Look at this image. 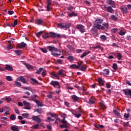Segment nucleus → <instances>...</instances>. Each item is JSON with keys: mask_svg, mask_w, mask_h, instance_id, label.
Here are the masks:
<instances>
[{"mask_svg": "<svg viewBox=\"0 0 131 131\" xmlns=\"http://www.w3.org/2000/svg\"><path fill=\"white\" fill-rule=\"evenodd\" d=\"M125 33H126V32L123 30H121L119 32V35H122L123 36L124 35V34H125Z\"/></svg>", "mask_w": 131, "mask_h": 131, "instance_id": "obj_42", "label": "nucleus"}, {"mask_svg": "<svg viewBox=\"0 0 131 131\" xmlns=\"http://www.w3.org/2000/svg\"><path fill=\"white\" fill-rule=\"evenodd\" d=\"M41 74L43 77H46V75H47V71L45 69L43 70Z\"/></svg>", "mask_w": 131, "mask_h": 131, "instance_id": "obj_41", "label": "nucleus"}, {"mask_svg": "<svg viewBox=\"0 0 131 131\" xmlns=\"http://www.w3.org/2000/svg\"><path fill=\"white\" fill-rule=\"evenodd\" d=\"M15 84L16 86H21V83L19 82L18 79H17L15 81Z\"/></svg>", "mask_w": 131, "mask_h": 131, "instance_id": "obj_34", "label": "nucleus"}, {"mask_svg": "<svg viewBox=\"0 0 131 131\" xmlns=\"http://www.w3.org/2000/svg\"><path fill=\"white\" fill-rule=\"evenodd\" d=\"M76 29L80 31L81 33H84L86 31L85 27L82 25H77L76 27Z\"/></svg>", "mask_w": 131, "mask_h": 131, "instance_id": "obj_3", "label": "nucleus"}, {"mask_svg": "<svg viewBox=\"0 0 131 131\" xmlns=\"http://www.w3.org/2000/svg\"><path fill=\"white\" fill-rule=\"evenodd\" d=\"M33 84H39V82L36 79H33Z\"/></svg>", "mask_w": 131, "mask_h": 131, "instance_id": "obj_49", "label": "nucleus"}, {"mask_svg": "<svg viewBox=\"0 0 131 131\" xmlns=\"http://www.w3.org/2000/svg\"><path fill=\"white\" fill-rule=\"evenodd\" d=\"M37 100H39V96L36 94H35L33 95V101L34 102V101Z\"/></svg>", "mask_w": 131, "mask_h": 131, "instance_id": "obj_33", "label": "nucleus"}, {"mask_svg": "<svg viewBox=\"0 0 131 131\" xmlns=\"http://www.w3.org/2000/svg\"><path fill=\"white\" fill-rule=\"evenodd\" d=\"M102 25L105 27V28H106V29H108V27H109V24H108V23L106 24H103Z\"/></svg>", "mask_w": 131, "mask_h": 131, "instance_id": "obj_56", "label": "nucleus"}, {"mask_svg": "<svg viewBox=\"0 0 131 131\" xmlns=\"http://www.w3.org/2000/svg\"><path fill=\"white\" fill-rule=\"evenodd\" d=\"M56 62L58 64H63V61L61 59H57Z\"/></svg>", "mask_w": 131, "mask_h": 131, "instance_id": "obj_58", "label": "nucleus"}, {"mask_svg": "<svg viewBox=\"0 0 131 131\" xmlns=\"http://www.w3.org/2000/svg\"><path fill=\"white\" fill-rule=\"evenodd\" d=\"M116 57L118 59V60H121V58H122V55H121V54L117 53Z\"/></svg>", "mask_w": 131, "mask_h": 131, "instance_id": "obj_31", "label": "nucleus"}, {"mask_svg": "<svg viewBox=\"0 0 131 131\" xmlns=\"http://www.w3.org/2000/svg\"><path fill=\"white\" fill-rule=\"evenodd\" d=\"M89 54H91V51H88L87 52H84L83 54L81 56V58H84V57H85V56H87V55H89Z\"/></svg>", "mask_w": 131, "mask_h": 131, "instance_id": "obj_24", "label": "nucleus"}, {"mask_svg": "<svg viewBox=\"0 0 131 131\" xmlns=\"http://www.w3.org/2000/svg\"><path fill=\"white\" fill-rule=\"evenodd\" d=\"M68 60H69L70 62H73L74 61V57L72 56H69L68 57Z\"/></svg>", "mask_w": 131, "mask_h": 131, "instance_id": "obj_36", "label": "nucleus"}, {"mask_svg": "<svg viewBox=\"0 0 131 131\" xmlns=\"http://www.w3.org/2000/svg\"><path fill=\"white\" fill-rule=\"evenodd\" d=\"M124 118H126V119L128 118L129 117V114H126V113H125L124 114Z\"/></svg>", "mask_w": 131, "mask_h": 131, "instance_id": "obj_59", "label": "nucleus"}, {"mask_svg": "<svg viewBox=\"0 0 131 131\" xmlns=\"http://www.w3.org/2000/svg\"><path fill=\"white\" fill-rule=\"evenodd\" d=\"M22 116L24 118H28V116H29V114H23Z\"/></svg>", "mask_w": 131, "mask_h": 131, "instance_id": "obj_44", "label": "nucleus"}, {"mask_svg": "<svg viewBox=\"0 0 131 131\" xmlns=\"http://www.w3.org/2000/svg\"><path fill=\"white\" fill-rule=\"evenodd\" d=\"M47 49H48L50 52H51L52 55L54 57H59L61 56V51L57 48L54 46H48Z\"/></svg>", "mask_w": 131, "mask_h": 131, "instance_id": "obj_1", "label": "nucleus"}, {"mask_svg": "<svg viewBox=\"0 0 131 131\" xmlns=\"http://www.w3.org/2000/svg\"><path fill=\"white\" fill-rule=\"evenodd\" d=\"M106 11L108 13H111V14H114V10L113 8H112V6H108L106 8Z\"/></svg>", "mask_w": 131, "mask_h": 131, "instance_id": "obj_14", "label": "nucleus"}, {"mask_svg": "<svg viewBox=\"0 0 131 131\" xmlns=\"http://www.w3.org/2000/svg\"><path fill=\"white\" fill-rule=\"evenodd\" d=\"M98 82L100 85H104V81H103L101 78H99L98 79Z\"/></svg>", "mask_w": 131, "mask_h": 131, "instance_id": "obj_27", "label": "nucleus"}, {"mask_svg": "<svg viewBox=\"0 0 131 131\" xmlns=\"http://www.w3.org/2000/svg\"><path fill=\"white\" fill-rule=\"evenodd\" d=\"M58 74L61 76H64L65 75V71L63 70H61L58 71Z\"/></svg>", "mask_w": 131, "mask_h": 131, "instance_id": "obj_28", "label": "nucleus"}, {"mask_svg": "<svg viewBox=\"0 0 131 131\" xmlns=\"http://www.w3.org/2000/svg\"><path fill=\"white\" fill-rule=\"evenodd\" d=\"M89 54H91V51H88L87 52H84L83 54L81 56V58H84V57H85V56H87V55H89Z\"/></svg>", "mask_w": 131, "mask_h": 131, "instance_id": "obj_25", "label": "nucleus"}, {"mask_svg": "<svg viewBox=\"0 0 131 131\" xmlns=\"http://www.w3.org/2000/svg\"><path fill=\"white\" fill-rule=\"evenodd\" d=\"M24 65L27 67V68L30 70V71H32L33 70V67L29 63H27L26 62L24 63Z\"/></svg>", "mask_w": 131, "mask_h": 131, "instance_id": "obj_12", "label": "nucleus"}, {"mask_svg": "<svg viewBox=\"0 0 131 131\" xmlns=\"http://www.w3.org/2000/svg\"><path fill=\"white\" fill-rule=\"evenodd\" d=\"M18 128L16 126H12L11 129L12 130L15 131Z\"/></svg>", "mask_w": 131, "mask_h": 131, "instance_id": "obj_54", "label": "nucleus"}, {"mask_svg": "<svg viewBox=\"0 0 131 131\" xmlns=\"http://www.w3.org/2000/svg\"><path fill=\"white\" fill-rule=\"evenodd\" d=\"M79 70H81V71H85V70H86V66H85V64H82L79 68Z\"/></svg>", "mask_w": 131, "mask_h": 131, "instance_id": "obj_19", "label": "nucleus"}, {"mask_svg": "<svg viewBox=\"0 0 131 131\" xmlns=\"http://www.w3.org/2000/svg\"><path fill=\"white\" fill-rule=\"evenodd\" d=\"M110 73V71H109V69H105L103 71L102 74L103 75H108Z\"/></svg>", "mask_w": 131, "mask_h": 131, "instance_id": "obj_20", "label": "nucleus"}, {"mask_svg": "<svg viewBox=\"0 0 131 131\" xmlns=\"http://www.w3.org/2000/svg\"><path fill=\"white\" fill-rule=\"evenodd\" d=\"M55 77H56V78H57V79H59L60 78V75L58 72L57 73H55Z\"/></svg>", "mask_w": 131, "mask_h": 131, "instance_id": "obj_61", "label": "nucleus"}, {"mask_svg": "<svg viewBox=\"0 0 131 131\" xmlns=\"http://www.w3.org/2000/svg\"><path fill=\"white\" fill-rule=\"evenodd\" d=\"M68 16H69V17H70L71 18L72 17H77V14L73 11L71 12H68Z\"/></svg>", "mask_w": 131, "mask_h": 131, "instance_id": "obj_16", "label": "nucleus"}, {"mask_svg": "<svg viewBox=\"0 0 131 131\" xmlns=\"http://www.w3.org/2000/svg\"><path fill=\"white\" fill-rule=\"evenodd\" d=\"M23 103L24 105H25V106H26L25 109H26L27 110H30V109H31V107H30V103H29L26 100H24Z\"/></svg>", "mask_w": 131, "mask_h": 131, "instance_id": "obj_10", "label": "nucleus"}, {"mask_svg": "<svg viewBox=\"0 0 131 131\" xmlns=\"http://www.w3.org/2000/svg\"><path fill=\"white\" fill-rule=\"evenodd\" d=\"M70 68H71V69H78V66L75 64H73L70 66Z\"/></svg>", "mask_w": 131, "mask_h": 131, "instance_id": "obj_30", "label": "nucleus"}, {"mask_svg": "<svg viewBox=\"0 0 131 131\" xmlns=\"http://www.w3.org/2000/svg\"><path fill=\"white\" fill-rule=\"evenodd\" d=\"M111 19H112V20H113V21H117V20L118 19V15H112L111 17Z\"/></svg>", "mask_w": 131, "mask_h": 131, "instance_id": "obj_21", "label": "nucleus"}, {"mask_svg": "<svg viewBox=\"0 0 131 131\" xmlns=\"http://www.w3.org/2000/svg\"><path fill=\"white\" fill-rule=\"evenodd\" d=\"M14 52L18 55V56H20L22 54V50H15Z\"/></svg>", "mask_w": 131, "mask_h": 131, "instance_id": "obj_37", "label": "nucleus"}, {"mask_svg": "<svg viewBox=\"0 0 131 131\" xmlns=\"http://www.w3.org/2000/svg\"><path fill=\"white\" fill-rule=\"evenodd\" d=\"M103 19H96L94 23V27L97 28V29H101L104 30V27L102 26L100 24H102Z\"/></svg>", "mask_w": 131, "mask_h": 131, "instance_id": "obj_2", "label": "nucleus"}, {"mask_svg": "<svg viewBox=\"0 0 131 131\" xmlns=\"http://www.w3.org/2000/svg\"><path fill=\"white\" fill-rule=\"evenodd\" d=\"M6 26H8V27H12V26H13V23H7Z\"/></svg>", "mask_w": 131, "mask_h": 131, "instance_id": "obj_55", "label": "nucleus"}, {"mask_svg": "<svg viewBox=\"0 0 131 131\" xmlns=\"http://www.w3.org/2000/svg\"><path fill=\"white\" fill-rule=\"evenodd\" d=\"M34 102L36 103L37 106L38 107H43V106H45L42 103V102L40 101L39 99H37V100H35Z\"/></svg>", "mask_w": 131, "mask_h": 131, "instance_id": "obj_11", "label": "nucleus"}, {"mask_svg": "<svg viewBox=\"0 0 131 131\" xmlns=\"http://www.w3.org/2000/svg\"><path fill=\"white\" fill-rule=\"evenodd\" d=\"M26 46V43L24 42H21L20 43L17 44L18 48H19V49H22V48H25Z\"/></svg>", "mask_w": 131, "mask_h": 131, "instance_id": "obj_22", "label": "nucleus"}, {"mask_svg": "<svg viewBox=\"0 0 131 131\" xmlns=\"http://www.w3.org/2000/svg\"><path fill=\"white\" fill-rule=\"evenodd\" d=\"M34 112H37L38 114H41L43 113V111H42V108H36L34 110Z\"/></svg>", "mask_w": 131, "mask_h": 131, "instance_id": "obj_18", "label": "nucleus"}, {"mask_svg": "<svg viewBox=\"0 0 131 131\" xmlns=\"http://www.w3.org/2000/svg\"><path fill=\"white\" fill-rule=\"evenodd\" d=\"M33 120L34 121H36V122H38V123L41 121V119L39 118V116H34Z\"/></svg>", "mask_w": 131, "mask_h": 131, "instance_id": "obj_13", "label": "nucleus"}, {"mask_svg": "<svg viewBox=\"0 0 131 131\" xmlns=\"http://www.w3.org/2000/svg\"><path fill=\"white\" fill-rule=\"evenodd\" d=\"M123 92L124 93L125 96H127L128 97H130L131 98V89H123Z\"/></svg>", "mask_w": 131, "mask_h": 131, "instance_id": "obj_9", "label": "nucleus"}, {"mask_svg": "<svg viewBox=\"0 0 131 131\" xmlns=\"http://www.w3.org/2000/svg\"><path fill=\"white\" fill-rule=\"evenodd\" d=\"M121 11L125 14H126V13H127V8H126V7H123L121 8Z\"/></svg>", "mask_w": 131, "mask_h": 131, "instance_id": "obj_39", "label": "nucleus"}, {"mask_svg": "<svg viewBox=\"0 0 131 131\" xmlns=\"http://www.w3.org/2000/svg\"><path fill=\"white\" fill-rule=\"evenodd\" d=\"M113 68L114 70H117L118 67H117V64L116 63H113Z\"/></svg>", "mask_w": 131, "mask_h": 131, "instance_id": "obj_47", "label": "nucleus"}, {"mask_svg": "<svg viewBox=\"0 0 131 131\" xmlns=\"http://www.w3.org/2000/svg\"><path fill=\"white\" fill-rule=\"evenodd\" d=\"M81 113H82V111H81L80 109L77 108L75 111V112L72 113V114L74 115L76 118H79V117H81Z\"/></svg>", "mask_w": 131, "mask_h": 131, "instance_id": "obj_4", "label": "nucleus"}, {"mask_svg": "<svg viewBox=\"0 0 131 131\" xmlns=\"http://www.w3.org/2000/svg\"><path fill=\"white\" fill-rule=\"evenodd\" d=\"M17 80L18 81H21L23 83H27V82L25 78H24V77H23L22 76H20L19 78H17Z\"/></svg>", "mask_w": 131, "mask_h": 131, "instance_id": "obj_15", "label": "nucleus"}, {"mask_svg": "<svg viewBox=\"0 0 131 131\" xmlns=\"http://www.w3.org/2000/svg\"><path fill=\"white\" fill-rule=\"evenodd\" d=\"M93 49H94L95 50H96L97 49H101V46L97 45V46H94V47H93Z\"/></svg>", "mask_w": 131, "mask_h": 131, "instance_id": "obj_62", "label": "nucleus"}, {"mask_svg": "<svg viewBox=\"0 0 131 131\" xmlns=\"http://www.w3.org/2000/svg\"><path fill=\"white\" fill-rule=\"evenodd\" d=\"M113 112L118 117H120V113L116 111V110H114Z\"/></svg>", "mask_w": 131, "mask_h": 131, "instance_id": "obj_32", "label": "nucleus"}, {"mask_svg": "<svg viewBox=\"0 0 131 131\" xmlns=\"http://www.w3.org/2000/svg\"><path fill=\"white\" fill-rule=\"evenodd\" d=\"M6 100L7 102H11V101H12V98L10 97H6Z\"/></svg>", "mask_w": 131, "mask_h": 131, "instance_id": "obj_63", "label": "nucleus"}, {"mask_svg": "<svg viewBox=\"0 0 131 131\" xmlns=\"http://www.w3.org/2000/svg\"><path fill=\"white\" fill-rule=\"evenodd\" d=\"M72 99H73L75 102H77L79 100V97L76 96V95H72Z\"/></svg>", "mask_w": 131, "mask_h": 131, "instance_id": "obj_23", "label": "nucleus"}, {"mask_svg": "<svg viewBox=\"0 0 131 131\" xmlns=\"http://www.w3.org/2000/svg\"><path fill=\"white\" fill-rule=\"evenodd\" d=\"M50 84L54 86V88H57V89H60L61 86H60V83L57 81H52L50 82Z\"/></svg>", "mask_w": 131, "mask_h": 131, "instance_id": "obj_6", "label": "nucleus"}, {"mask_svg": "<svg viewBox=\"0 0 131 131\" xmlns=\"http://www.w3.org/2000/svg\"><path fill=\"white\" fill-rule=\"evenodd\" d=\"M43 33V31H40L36 34V36H37V37H39V36H40V35H42Z\"/></svg>", "mask_w": 131, "mask_h": 131, "instance_id": "obj_48", "label": "nucleus"}, {"mask_svg": "<svg viewBox=\"0 0 131 131\" xmlns=\"http://www.w3.org/2000/svg\"><path fill=\"white\" fill-rule=\"evenodd\" d=\"M89 104H95V99L93 98V97H91L89 99Z\"/></svg>", "mask_w": 131, "mask_h": 131, "instance_id": "obj_35", "label": "nucleus"}, {"mask_svg": "<svg viewBox=\"0 0 131 131\" xmlns=\"http://www.w3.org/2000/svg\"><path fill=\"white\" fill-rule=\"evenodd\" d=\"M18 24V20L15 19L13 22V27H15Z\"/></svg>", "mask_w": 131, "mask_h": 131, "instance_id": "obj_50", "label": "nucleus"}, {"mask_svg": "<svg viewBox=\"0 0 131 131\" xmlns=\"http://www.w3.org/2000/svg\"><path fill=\"white\" fill-rule=\"evenodd\" d=\"M40 51H41V52H42L43 53H47V52H48L47 51V49H46L45 48H40Z\"/></svg>", "mask_w": 131, "mask_h": 131, "instance_id": "obj_60", "label": "nucleus"}, {"mask_svg": "<svg viewBox=\"0 0 131 131\" xmlns=\"http://www.w3.org/2000/svg\"><path fill=\"white\" fill-rule=\"evenodd\" d=\"M106 4L111 6L112 8H116V6L115 5V2L112 0H107Z\"/></svg>", "mask_w": 131, "mask_h": 131, "instance_id": "obj_8", "label": "nucleus"}, {"mask_svg": "<svg viewBox=\"0 0 131 131\" xmlns=\"http://www.w3.org/2000/svg\"><path fill=\"white\" fill-rule=\"evenodd\" d=\"M123 125L124 127H126V126H129V123H128V122H126V123L124 122L123 123Z\"/></svg>", "mask_w": 131, "mask_h": 131, "instance_id": "obj_52", "label": "nucleus"}, {"mask_svg": "<svg viewBox=\"0 0 131 131\" xmlns=\"http://www.w3.org/2000/svg\"><path fill=\"white\" fill-rule=\"evenodd\" d=\"M42 37L45 39H47V38H50V35H47V34H45L42 36Z\"/></svg>", "mask_w": 131, "mask_h": 131, "instance_id": "obj_57", "label": "nucleus"}, {"mask_svg": "<svg viewBox=\"0 0 131 131\" xmlns=\"http://www.w3.org/2000/svg\"><path fill=\"white\" fill-rule=\"evenodd\" d=\"M59 127H60V128H68V126L67 124H64V125H63V124H61L59 126Z\"/></svg>", "mask_w": 131, "mask_h": 131, "instance_id": "obj_43", "label": "nucleus"}, {"mask_svg": "<svg viewBox=\"0 0 131 131\" xmlns=\"http://www.w3.org/2000/svg\"><path fill=\"white\" fill-rule=\"evenodd\" d=\"M100 38L102 41H105V40H107V37L104 35L100 36Z\"/></svg>", "mask_w": 131, "mask_h": 131, "instance_id": "obj_29", "label": "nucleus"}, {"mask_svg": "<svg viewBox=\"0 0 131 131\" xmlns=\"http://www.w3.org/2000/svg\"><path fill=\"white\" fill-rule=\"evenodd\" d=\"M61 122H62L63 124H67V121H66L64 118L61 120Z\"/></svg>", "mask_w": 131, "mask_h": 131, "instance_id": "obj_53", "label": "nucleus"}, {"mask_svg": "<svg viewBox=\"0 0 131 131\" xmlns=\"http://www.w3.org/2000/svg\"><path fill=\"white\" fill-rule=\"evenodd\" d=\"M58 28H61V29H64L66 28V29H68V28H69V27H70V24H64V23H59L57 24V26Z\"/></svg>", "mask_w": 131, "mask_h": 131, "instance_id": "obj_5", "label": "nucleus"}, {"mask_svg": "<svg viewBox=\"0 0 131 131\" xmlns=\"http://www.w3.org/2000/svg\"><path fill=\"white\" fill-rule=\"evenodd\" d=\"M6 79L8 81H12V80H13V79H12V77H11V76H7L6 77Z\"/></svg>", "mask_w": 131, "mask_h": 131, "instance_id": "obj_45", "label": "nucleus"}, {"mask_svg": "<svg viewBox=\"0 0 131 131\" xmlns=\"http://www.w3.org/2000/svg\"><path fill=\"white\" fill-rule=\"evenodd\" d=\"M5 69L6 70H8V71H13L14 70L13 67H12L9 64H6Z\"/></svg>", "mask_w": 131, "mask_h": 131, "instance_id": "obj_17", "label": "nucleus"}, {"mask_svg": "<svg viewBox=\"0 0 131 131\" xmlns=\"http://www.w3.org/2000/svg\"><path fill=\"white\" fill-rule=\"evenodd\" d=\"M42 23H43V20L42 19H38L36 21V24H41Z\"/></svg>", "mask_w": 131, "mask_h": 131, "instance_id": "obj_38", "label": "nucleus"}, {"mask_svg": "<svg viewBox=\"0 0 131 131\" xmlns=\"http://www.w3.org/2000/svg\"><path fill=\"white\" fill-rule=\"evenodd\" d=\"M39 128V124H36L33 126L34 129H38Z\"/></svg>", "mask_w": 131, "mask_h": 131, "instance_id": "obj_46", "label": "nucleus"}, {"mask_svg": "<svg viewBox=\"0 0 131 131\" xmlns=\"http://www.w3.org/2000/svg\"><path fill=\"white\" fill-rule=\"evenodd\" d=\"M83 65V62L82 61H79L78 62V65H77V66H78V69H79V68H80V67L81 66Z\"/></svg>", "mask_w": 131, "mask_h": 131, "instance_id": "obj_40", "label": "nucleus"}, {"mask_svg": "<svg viewBox=\"0 0 131 131\" xmlns=\"http://www.w3.org/2000/svg\"><path fill=\"white\" fill-rule=\"evenodd\" d=\"M10 118L11 119V120H15L16 119V117H15L14 115H11Z\"/></svg>", "mask_w": 131, "mask_h": 131, "instance_id": "obj_51", "label": "nucleus"}, {"mask_svg": "<svg viewBox=\"0 0 131 131\" xmlns=\"http://www.w3.org/2000/svg\"><path fill=\"white\" fill-rule=\"evenodd\" d=\"M44 70L43 68H40L37 71L35 72L36 74H40L41 72Z\"/></svg>", "mask_w": 131, "mask_h": 131, "instance_id": "obj_26", "label": "nucleus"}, {"mask_svg": "<svg viewBox=\"0 0 131 131\" xmlns=\"http://www.w3.org/2000/svg\"><path fill=\"white\" fill-rule=\"evenodd\" d=\"M50 34V37H53L54 38H55V37H58L60 38L61 37V35L59 34H57L56 33L53 32H51L49 33Z\"/></svg>", "mask_w": 131, "mask_h": 131, "instance_id": "obj_7", "label": "nucleus"}, {"mask_svg": "<svg viewBox=\"0 0 131 131\" xmlns=\"http://www.w3.org/2000/svg\"><path fill=\"white\" fill-rule=\"evenodd\" d=\"M67 48H68V49H69V50H73V47H72V46L68 45H67Z\"/></svg>", "mask_w": 131, "mask_h": 131, "instance_id": "obj_64", "label": "nucleus"}]
</instances>
